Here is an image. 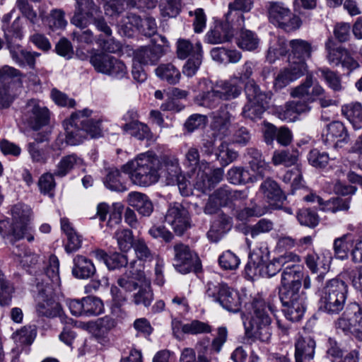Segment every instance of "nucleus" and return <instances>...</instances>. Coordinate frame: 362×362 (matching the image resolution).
Wrapping results in <instances>:
<instances>
[{
  "mask_svg": "<svg viewBox=\"0 0 362 362\" xmlns=\"http://www.w3.org/2000/svg\"><path fill=\"white\" fill-rule=\"evenodd\" d=\"M269 21L287 32L298 29L301 24L300 18L293 15L284 4L271 1L267 7Z\"/></svg>",
  "mask_w": 362,
  "mask_h": 362,
  "instance_id": "nucleus-8",
  "label": "nucleus"
},
{
  "mask_svg": "<svg viewBox=\"0 0 362 362\" xmlns=\"http://www.w3.org/2000/svg\"><path fill=\"white\" fill-rule=\"evenodd\" d=\"M83 316L100 315L103 310V304L100 299L93 296L82 298Z\"/></svg>",
  "mask_w": 362,
  "mask_h": 362,
  "instance_id": "nucleus-52",
  "label": "nucleus"
},
{
  "mask_svg": "<svg viewBox=\"0 0 362 362\" xmlns=\"http://www.w3.org/2000/svg\"><path fill=\"white\" fill-rule=\"evenodd\" d=\"M267 109L266 106L246 103L243 107L242 115L252 121L259 119Z\"/></svg>",
  "mask_w": 362,
  "mask_h": 362,
  "instance_id": "nucleus-59",
  "label": "nucleus"
},
{
  "mask_svg": "<svg viewBox=\"0 0 362 362\" xmlns=\"http://www.w3.org/2000/svg\"><path fill=\"white\" fill-rule=\"evenodd\" d=\"M46 23L52 30L64 28L67 25L64 11L59 8L52 9L49 15L46 17Z\"/></svg>",
  "mask_w": 362,
  "mask_h": 362,
  "instance_id": "nucleus-54",
  "label": "nucleus"
},
{
  "mask_svg": "<svg viewBox=\"0 0 362 362\" xmlns=\"http://www.w3.org/2000/svg\"><path fill=\"white\" fill-rule=\"evenodd\" d=\"M228 180L234 185L246 183L250 180V175L247 170L242 167H233L227 173Z\"/></svg>",
  "mask_w": 362,
  "mask_h": 362,
  "instance_id": "nucleus-58",
  "label": "nucleus"
},
{
  "mask_svg": "<svg viewBox=\"0 0 362 362\" xmlns=\"http://www.w3.org/2000/svg\"><path fill=\"white\" fill-rule=\"evenodd\" d=\"M194 187L203 193H207L214 187L213 181L211 180L209 177V173L206 169L204 170H199L197 172Z\"/></svg>",
  "mask_w": 362,
  "mask_h": 362,
  "instance_id": "nucleus-60",
  "label": "nucleus"
},
{
  "mask_svg": "<svg viewBox=\"0 0 362 362\" xmlns=\"http://www.w3.org/2000/svg\"><path fill=\"white\" fill-rule=\"evenodd\" d=\"M236 43L241 49L251 52L258 47L259 39L254 32L243 29L237 38Z\"/></svg>",
  "mask_w": 362,
  "mask_h": 362,
  "instance_id": "nucleus-42",
  "label": "nucleus"
},
{
  "mask_svg": "<svg viewBox=\"0 0 362 362\" xmlns=\"http://www.w3.org/2000/svg\"><path fill=\"white\" fill-rule=\"evenodd\" d=\"M219 265L225 270H234L240 264V259L230 250L224 252L218 258Z\"/></svg>",
  "mask_w": 362,
  "mask_h": 362,
  "instance_id": "nucleus-63",
  "label": "nucleus"
},
{
  "mask_svg": "<svg viewBox=\"0 0 362 362\" xmlns=\"http://www.w3.org/2000/svg\"><path fill=\"white\" fill-rule=\"evenodd\" d=\"M13 252L18 257L21 265L30 274H36L41 269H44V259L40 255L34 253L23 245H16Z\"/></svg>",
  "mask_w": 362,
  "mask_h": 362,
  "instance_id": "nucleus-16",
  "label": "nucleus"
},
{
  "mask_svg": "<svg viewBox=\"0 0 362 362\" xmlns=\"http://www.w3.org/2000/svg\"><path fill=\"white\" fill-rule=\"evenodd\" d=\"M156 75L170 84H175L180 79V72L172 64H160L156 69Z\"/></svg>",
  "mask_w": 362,
  "mask_h": 362,
  "instance_id": "nucleus-49",
  "label": "nucleus"
},
{
  "mask_svg": "<svg viewBox=\"0 0 362 362\" xmlns=\"http://www.w3.org/2000/svg\"><path fill=\"white\" fill-rule=\"evenodd\" d=\"M35 325L24 326L14 334V339L21 344H30L36 337Z\"/></svg>",
  "mask_w": 362,
  "mask_h": 362,
  "instance_id": "nucleus-57",
  "label": "nucleus"
},
{
  "mask_svg": "<svg viewBox=\"0 0 362 362\" xmlns=\"http://www.w3.org/2000/svg\"><path fill=\"white\" fill-rule=\"evenodd\" d=\"M25 111L29 115L28 122L33 129H37L48 123L49 110L46 107L40 105L37 100H30L27 103Z\"/></svg>",
  "mask_w": 362,
  "mask_h": 362,
  "instance_id": "nucleus-20",
  "label": "nucleus"
},
{
  "mask_svg": "<svg viewBox=\"0 0 362 362\" xmlns=\"http://www.w3.org/2000/svg\"><path fill=\"white\" fill-rule=\"evenodd\" d=\"M300 288L301 281H299L289 286L287 284L283 286L279 291L285 317L292 322L300 321L306 311V296Z\"/></svg>",
  "mask_w": 362,
  "mask_h": 362,
  "instance_id": "nucleus-3",
  "label": "nucleus"
},
{
  "mask_svg": "<svg viewBox=\"0 0 362 362\" xmlns=\"http://www.w3.org/2000/svg\"><path fill=\"white\" fill-rule=\"evenodd\" d=\"M98 13H101V11L93 0H79L76 1L70 22L77 28L84 29L91 23L94 16Z\"/></svg>",
  "mask_w": 362,
  "mask_h": 362,
  "instance_id": "nucleus-12",
  "label": "nucleus"
},
{
  "mask_svg": "<svg viewBox=\"0 0 362 362\" xmlns=\"http://www.w3.org/2000/svg\"><path fill=\"white\" fill-rule=\"evenodd\" d=\"M339 282L337 279L329 281L324 300L325 310L329 314H338L339 311Z\"/></svg>",
  "mask_w": 362,
  "mask_h": 362,
  "instance_id": "nucleus-23",
  "label": "nucleus"
},
{
  "mask_svg": "<svg viewBox=\"0 0 362 362\" xmlns=\"http://www.w3.org/2000/svg\"><path fill=\"white\" fill-rule=\"evenodd\" d=\"M315 341L311 337H299L295 344L296 362H307L313 359Z\"/></svg>",
  "mask_w": 362,
  "mask_h": 362,
  "instance_id": "nucleus-24",
  "label": "nucleus"
},
{
  "mask_svg": "<svg viewBox=\"0 0 362 362\" xmlns=\"http://www.w3.org/2000/svg\"><path fill=\"white\" fill-rule=\"evenodd\" d=\"M93 111L90 109L85 108L72 113L70 118L64 122L66 130V141L68 144L76 146L80 144L86 139L84 129L80 124L79 119L83 114L86 115H92Z\"/></svg>",
  "mask_w": 362,
  "mask_h": 362,
  "instance_id": "nucleus-13",
  "label": "nucleus"
},
{
  "mask_svg": "<svg viewBox=\"0 0 362 362\" xmlns=\"http://www.w3.org/2000/svg\"><path fill=\"white\" fill-rule=\"evenodd\" d=\"M341 329L345 334L362 341V312L357 303H352L345 307L341 317Z\"/></svg>",
  "mask_w": 362,
  "mask_h": 362,
  "instance_id": "nucleus-9",
  "label": "nucleus"
},
{
  "mask_svg": "<svg viewBox=\"0 0 362 362\" xmlns=\"http://www.w3.org/2000/svg\"><path fill=\"white\" fill-rule=\"evenodd\" d=\"M298 155L296 152L289 151H276L272 156V162L275 165H284L291 166L297 161Z\"/></svg>",
  "mask_w": 362,
  "mask_h": 362,
  "instance_id": "nucleus-56",
  "label": "nucleus"
},
{
  "mask_svg": "<svg viewBox=\"0 0 362 362\" xmlns=\"http://www.w3.org/2000/svg\"><path fill=\"white\" fill-rule=\"evenodd\" d=\"M229 105L226 104L212 113L211 127L221 139L230 134L233 115L230 113Z\"/></svg>",
  "mask_w": 362,
  "mask_h": 362,
  "instance_id": "nucleus-18",
  "label": "nucleus"
},
{
  "mask_svg": "<svg viewBox=\"0 0 362 362\" xmlns=\"http://www.w3.org/2000/svg\"><path fill=\"white\" fill-rule=\"evenodd\" d=\"M46 283L45 288H40L37 296L36 307L39 315L47 317H54L59 315L61 305L52 296V289Z\"/></svg>",
  "mask_w": 362,
  "mask_h": 362,
  "instance_id": "nucleus-15",
  "label": "nucleus"
},
{
  "mask_svg": "<svg viewBox=\"0 0 362 362\" xmlns=\"http://www.w3.org/2000/svg\"><path fill=\"white\" fill-rule=\"evenodd\" d=\"M245 93L247 99L246 103L260 105H267L270 100V94L262 91L258 85L253 81L248 82L245 87Z\"/></svg>",
  "mask_w": 362,
  "mask_h": 362,
  "instance_id": "nucleus-30",
  "label": "nucleus"
},
{
  "mask_svg": "<svg viewBox=\"0 0 362 362\" xmlns=\"http://www.w3.org/2000/svg\"><path fill=\"white\" fill-rule=\"evenodd\" d=\"M23 74L13 67L0 69V107H8L18 94L22 86Z\"/></svg>",
  "mask_w": 362,
  "mask_h": 362,
  "instance_id": "nucleus-5",
  "label": "nucleus"
},
{
  "mask_svg": "<svg viewBox=\"0 0 362 362\" xmlns=\"http://www.w3.org/2000/svg\"><path fill=\"white\" fill-rule=\"evenodd\" d=\"M175 259L173 266L181 274L197 272L201 269V262L197 255L188 245L182 243L174 246Z\"/></svg>",
  "mask_w": 362,
  "mask_h": 362,
  "instance_id": "nucleus-10",
  "label": "nucleus"
},
{
  "mask_svg": "<svg viewBox=\"0 0 362 362\" xmlns=\"http://www.w3.org/2000/svg\"><path fill=\"white\" fill-rule=\"evenodd\" d=\"M139 290L133 296V301L136 305H142L148 307L153 299V294L151 287V281L148 279H141V284Z\"/></svg>",
  "mask_w": 362,
  "mask_h": 362,
  "instance_id": "nucleus-40",
  "label": "nucleus"
},
{
  "mask_svg": "<svg viewBox=\"0 0 362 362\" xmlns=\"http://www.w3.org/2000/svg\"><path fill=\"white\" fill-rule=\"evenodd\" d=\"M161 56V48L159 46L143 47L134 52L133 62L141 65L155 64Z\"/></svg>",
  "mask_w": 362,
  "mask_h": 362,
  "instance_id": "nucleus-27",
  "label": "nucleus"
},
{
  "mask_svg": "<svg viewBox=\"0 0 362 362\" xmlns=\"http://www.w3.org/2000/svg\"><path fill=\"white\" fill-rule=\"evenodd\" d=\"M132 7L153 8L158 0H109L104 5L105 13L107 16H118L124 9V2Z\"/></svg>",
  "mask_w": 362,
  "mask_h": 362,
  "instance_id": "nucleus-19",
  "label": "nucleus"
},
{
  "mask_svg": "<svg viewBox=\"0 0 362 362\" xmlns=\"http://www.w3.org/2000/svg\"><path fill=\"white\" fill-rule=\"evenodd\" d=\"M11 214L15 226L18 228L19 231L23 232L24 238L28 242H32L34 240V236L29 233L30 228L28 226L32 214L31 209L26 204L18 203L11 207Z\"/></svg>",
  "mask_w": 362,
  "mask_h": 362,
  "instance_id": "nucleus-17",
  "label": "nucleus"
},
{
  "mask_svg": "<svg viewBox=\"0 0 362 362\" xmlns=\"http://www.w3.org/2000/svg\"><path fill=\"white\" fill-rule=\"evenodd\" d=\"M8 47L10 50V54L13 60H14L20 66L23 67L28 65L31 69L35 68V55L32 54L31 52L21 49L18 47H12L10 45H8Z\"/></svg>",
  "mask_w": 362,
  "mask_h": 362,
  "instance_id": "nucleus-44",
  "label": "nucleus"
},
{
  "mask_svg": "<svg viewBox=\"0 0 362 362\" xmlns=\"http://www.w3.org/2000/svg\"><path fill=\"white\" fill-rule=\"evenodd\" d=\"M299 223L310 228H315L319 223V217L317 213L310 209H300L297 215Z\"/></svg>",
  "mask_w": 362,
  "mask_h": 362,
  "instance_id": "nucleus-61",
  "label": "nucleus"
},
{
  "mask_svg": "<svg viewBox=\"0 0 362 362\" xmlns=\"http://www.w3.org/2000/svg\"><path fill=\"white\" fill-rule=\"evenodd\" d=\"M83 159L76 154H70L62 158L57 165L54 175L57 177L66 175L71 170L83 165Z\"/></svg>",
  "mask_w": 362,
  "mask_h": 362,
  "instance_id": "nucleus-32",
  "label": "nucleus"
},
{
  "mask_svg": "<svg viewBox=\"0 0 362 362\" xmlns=\"http://www.w3.org/2000/svg\"><path fill=\"white\" fill-rule=\"evenodd\" d=\"M199 93L194 97V103L207 108L216 107L221 100L216 84L206 78H202L198 83Z\"/></svg>",
  "mask_w": 362,
  "mask_h": 362,
  "instance_id": "nucleus-14",
  "label": "nucleus"
},
{
  "mask_svg": "<svg viewBox=\"0 0 362 362\" xmlns=\"http://www.w3.org/2000/svg\"><path fill=\"white\" fill-rule=\"evenodd\" d=\"M123 129L138 140H151L153 138L150 128L141 122H127L124 124Z\"/></svg>",
  "mask_w": 362,
  "mask_h": 362,
  "instance_id": "nucleus-39",
  "label": "nucleus"
},
{
  "mask_svg": "<svg viewBox=\"0 0 362 362\" xmlns=\"http://www.w3.org/2000/svg\"><path fill=\"white\" fill-rule=\"evenodd\" d=\"M141 279H147L144 272L136 273L129 271L125 272L117 279L118 285L126 291L132 292L141 284Z\"/></svg>",
  "mask_w": 362,
  "mask_h": 362,
  "instance_id": "nucleus-38",
  "label": "nucleus"
},
{
  "mask_svg": "<svg viewBox=\"0 0 362 362\" xmlns=\"http://www.w3.org/2000/svg\"><path fill=\"white\" fill-rule=\"evenodd\" d=\"M128 203L144 216H149L153 211L151 201L146 194L141 192H130L128 194Z\"/></svg>",
  "mask_w": 362,
  "mask_h": 362,
  "instance_id": "nucleus-26",
  "label": "nucleus"
},
{
  "mask_svg": "<svg viewBox=\"0 0 362 362\" xmlns=\"http://www.w3.org/2000/svg\"><path fill=\"white\" fill-rule=\"evenodd\" d=\"M288 52L286 40L284 38L278 37L271 43L267 51V59L269 63H274L281 57L286 56Z\"/></svg>",
  "mask_w": 362,
  "mask_h": 362,
  "instance_id": "nucleus-47",
  "label": "nucleus"
},
{
  "mask_svg": "<svg viewBox=\"0 0 362 362\" xmlns=\"http://www.w3.org/2000/svg\"><path fill=\"white\" fill-rule=\"evenodd\" d=\"M356 236L348 233L341 237V250L344 252L351 249L352 259L355 262H362V239L354 245Z\"/></svg>",
  "mask_w": 362,
  "mask_h": 362,
  "instance_id": "nucleus-33",
  "label": "nucleus"
},
{
  "mask_svg": "<svg viewBox=\"0 0 362 362\" xmlns=\"http://www.w3.org/2000/svg\"><path fill=\"white\" fill-rule=\"evenodd\" d=\"M195 49L197 52L196 55H191L182 68L183 74L189 78L192 77L197 74L202 63V47L198 45Z\"/></svg>",
  "mask_w": 362,
  "mask_h": 362,
  "instance_id": "nucleus-46",
  "label": "nucleus"
},
{
  "mask_svg": "<svg viewBox=\"0 0 362 362\" xmlns=\"http://www.w3.org/2000/svg\"><path fill=\"white\" fill-rule=\"evenodd\" d=\"M206 294L229 312L238 313L240 310L241 300L239 293L225 283L209 282Z\"/></svg>",
  "mask_w": 362,
  "mask_h": 362,
  "instance_id": "nucleus-6",
  "label": "nucleus"
},
{
  "mask_svg": "<svg viewBox=\"0 0 362 362\" xmlns=\"http://www.w3.org/2000/svg\"><path fill=\"white\" fill-rule=\"evenodd\" d=\"M165 222L179 235H182L191 227V219L187 209L177 202L170 205L165 216Z\"/></svg>",
  "mask_w": 362,
  "mask_h": 362,
  "instance_id": "nucleus-11",
  "label": "nucleus"
},
{
  "mask_svg": "<svg viewBox=\"0 0 362 362\" xmlns=\"http://www.w3.org/2000/svg\"><path fill=\"white\" fill-rule=\"evenodd\" d=\"M90 115L83 114L79 119L80 124L84 129L86 135H90L91 138H97L102 135L100 127L101 119L98 118H89Z\"/></svg>",
  "mask_w": 362,
  "mask_h": 362,
  "instance_id": "nucleus-45",
  "label": "nucleus"
},
{
  "mask_svg": "<svg viewBox=\"0 0 362 362\" xmlns=\"http://www.w3.org/2000/svg\"><path fill=\"white\" fill-rule=\"evenodd\" d=\"M253 5L252 0H234L228 4V11L226 14V20L242 26L244 23V16L240 12L250 11Z\"/></svg>",
  "mask_w": 362,
  "mask_h": 362,
  "instance_id": "nucleus-21",
  "label": "nucleus"
},
{
  "mask_svg": "<svg viewBox=\"0 0 362 362\" xmlns=\"http://www.w3.org/2000/svg\"><path fill=\"white\" fill-rule=\"evenodd\" d=\"M113 56L103 52L93 51L89 62L98 73L106 74L112 59Z\"/></svg>",
  "mask_w": 362,
  "mask_h": 362,
  "instance_id": "nucleus-41",
  "label": "nucleus"
},
{
  "mask_svg": "<svg viewBox=\"0 0 362 362\" xmlns=\"http://www.w3.org/2000/svg\"><path fill=\"white\" fill-rule=\"evenodd\" d=\"M253 313L249 325L245 327L249 337L267 342L272 336V319L268 314L270 308L262 300H255L252 303Z\"/></svg>",
  "mask_w": 362,
  "mask_h": 362,
  "instance_id": "nucleus-4",
  "label": "nucleus"
},
{
  "mask_svg": "<svg viewBox=\"0 0 362 362\" xmlns=\"http://www.w3.org/2000/svg\"><path fill=\"white\" fill-rule=\"evenodd\" d=\"M110 293L112 297V303L111 305L112 314L116 317H123V316L125 315V313L122 309V306L127 301V298L115 286H112L111 287Z\"/></svg>",
  "mask_w": 362,
  "mask_h": 362,
  "instance_id": "nucleus-53",
  "label": "nucleus"
},
{
  "mask_svg": "<svg viewBox=\"0 0 362 362\" xmlns=\"http://www.w3.org/2000/svg\"><path fill=\"white\" fill-rule=\"evenodd\" d=\"M339 30L336 26L334 34L329 37L325 47L327 51V59L330 64L338 65L339 64Z\"/></svg>",
  "mask_w": 362,
  "mask_h": 362,
  "instance_id": "nucleus-43",
  "label": "nucleus"
},
{
  "mask_svg": "<svg viewBox=\"0 0 362 362\" xmlns=\"http://www.w3.org/2000/svg\"><path fill=\"white\" fill-rule=\"evenodd\" d=\"M259 192L262 194L270 204H281L286 199V196L278 183L269 178L262 182L259 187Z\"/></svg>",
  "mask_w": 362,
  "mask_h": 362,
  "instance_id": "nucleus-22",
  "label": "nucleus"
},
{
  "mask_svg": "<svg viewBox=\"0 0 362 362\" xmlns=\"http://www.w3.org/2000/svg\"><path fill=\"white\" fill-rule=\"evenodd\" d=\"M212 196L223 206L228 204L233 199L240 196L238 191H232L228 187H221L216 190Z\"/></svg>",
  "mask_w": 362,
  "mask_h": 362,
  "instance_id": "nucleus-64",
  "label": "nucleus"
},
{
  "mask_svg": "<svg viewBox=\"0 0 362 362\" xmlns=\"http://www.w3.org/2000/svg\"><path fill=\"white\" fill-rule=\"evenodd\" d=\"M233 23L226 20V23L216 25L206 33V41L209 44H220L230 40L234 35Z\"/></svg>",
  "mask_w": 362,
  "mask_h": 362,
  "instance_id": "nucleus-25",
  "label": "nucleus"
},
{
  "mask_svg": "<svg viewBox=\"0 0 362 362\" xmlns=\"http://www.w3.org/2000/svg\"><path fill=\"white\" fill-rule=\"evenodd\" d=\"M217 160L223 165H227L235 160L238 157V153L229 148L226 142H222L216 152Z\"/></svg>",
  "mask_w": 362,
  "mask_h": 362,
  "instance_id": "nucleus-55",
  "label": "nucleus"
},
{
  "mask_svg": "<svg viewBox=\"0 0 362 362\" xmlns=\"http://www.w3.org/2000/svg\"><path fill=\"white\" fill-rule=\"evenodd\" d=\"M289 45L291 54H289L288 59L305 62L310 57L311 46L307 41L300 39L293 40L290 41Z\"/></svg>",
  "mask_w": 362,
  "mask_h": 362,
  "instance_id": "nucleus-36",
  "label": "nucleus"
},
{
  "mask_svg": "<svg viewBox=\"0 0 362 362\" xmlns=\"http://www.w3.org/2000/svg\"><path fill=\"white\" fill-rule=\"evenodd\" d=\"M246 155L250 159L249 163L251 169L262 176L267 170H269V164L264 160L262 153L256 148H247Z\"/></svg>",
  "mask_w": 362,
  "mask_h": 362,
  "instance_id": "nucleus-37",
  "label": "nucleus"
},
{
  "mask_svg": "<svg viewBox=\"0 0 362 362\" xmlns=\"http://www.w3.org/2000/svg\"><path fill=\"white\" fill-rule=\"evenodd\" d=\"M15 292L13 284L8 280L0 270V305H8Z\"/></svg>",
  "mask_w": 362,
  "mask_h": 362,
  "instance_id": "nucleus-51",
  "label": "nucleus"
},
{
  "mask_svg": "<svg viewBox=\"0 0 362 362\" xmlns=\"http://www.w3.org/2000/svg\"><path fill=\"white\" fill-rule=\"evenodd\" d=\"M114 238L117 240L118 248L122 252H128L134 245L132 231L129 229H117L115 233Z\"/></svg>",
  "mask_w": 362,
  "mask_h": 362,
  "instance_id": "nucleus-50",
  "label": "nucleus"
},
{
  "mask_svg": "<svg viewBox=\"0 0 362 362\" xmlns=\"http://www.w3.org/2000/svg\"><path fill=\"white\" fill-rule=\"evenodd\" d=\"M274 229V223L267 218H261L255 225L249 226L243 229V233L247 235L246 243L249 248L251 247L252 241L251 239L257 238L262 233H268Z\"/></svg>",
  "mask_w": 362,
  "mask_h": 362,
  "instance_id": "nucleus-28",
  "label": "nucleus"
},
{
  "mask_svg": "<svg viewBox=\"0 0 362 362\" xmlns=\"http://www.w3.org/2000/svg\"><path fill=\"white\" fill-rule=\"evenodd\" d=\"M182 330L185 334H199L210 333L211 327L206 322L193 320L189 323L185 324L182 327Z\"/></svg>",
  "mask_w": 362,
  "mask_h": 362,
  "instance_id": "nucleus-62",
  "label": "nucleus"
},
{
  "mask_svg": "<svg viewBox=\"0 0 362 362\" xmlns=\"http://www.w3.org/2000/svg\"><path fill=\"white\" fill-rule=\"evenodd\" d=\"M159 165V158L155 153L148 151L139 154L134 160L124 165L122 170L129 175L134 185L148 187L158 181Z\"/></svg>",
  "mask_w": 362,
  "mask_h": 362,
  "instance_id": "nucleus-1",
  "label": "nucleus"
},
{
  "mask_svg": "<svg viewBox=\"0 0 362 362\" xmlns=\"http://www.w3.org/2000/svg\"><path fill=\"white\" fill-rule=\"evenodd\" d=\"M95 272V267L92 261L82 255L74 258L73 275L78 279H88Z\"/></svg>",
  "mask_w": 362,
  "mask_h": 362,
  "instance_id": "nucleus-31",
  "label": "nucleus"
},
{
  "mask_svg": "<svg viewBox=\"0 0 362 362\" xmlns=\"http://www.w3.org/2000/svg\"><path fill=\"white\" fill-rule=\"evenodd\" d=\"M341 112L354 129L362 128V106L359 103H351L343 105Z\"/></svg>",
  "mask_w": 362,
  "mask_h": 362,
  "instance_id": "nucleus-34",
  "label": "nucleus"
},
{
  "mask_svg": "<svg viewBox=\"0 0 362 362\" xmlns=\"http://www.w3.org/2000/svg\"><path fill=\"white\" fill-rule=\"evenodd\" d=\"M221 100H230L239 97L242 87L236 81L230 79L216 83Z\"/></svg>",
  "mask_w": 362,
  "mask_h": 362,
  "instance_id": "nucleus-35",
  "label": "nucleus"
},
{
  "mask_svg": "<svg viewBox=\"0 0 362 362\" xmlns=\"http://www.w3.org/2000/svg\"><path fill=\"white\" fill-rule=\"evenodd\" d=\"M158 173L165 179L168 185H177L182 194L188 195L186 179L182 174L179 160L175 156H163L159 158Z\"/></svg>",
  "mask_w": 362,
  "mask_h": 362,
  "instance_id": "nucleus-7",
  "label": "nucleus"
},
{
  "mask_svg": "<svg viewBox=\"0 0 362 362\" xmlns=\"http://www.w3.org/2000/svg\"><path fill=\"white\" fill-rule=\"evenodd\" d=\"M308 102L305 100H293L286 103L284 109L279 112V117L281 120L292 122L297 115L305 112L310 110Z\"/></svg>",
  "mask_w": 362,
  "mask_h": 362,
  "instance_id": "nucleus-29",
  "label": "nucleus"
},
{
  "mask_svg": "<svg viewBox=\"0 0 362 362\" xmlns=\"http://www.w3.org/2000/svg\"><path fill=\"white\" fill-rule=\"evenodd\" d=\"M104 184L107 188L112 191L122 192L126 190V187L122 182L121 173L115 168H110L107 170Z\"/></svg>",
  "mask_w": 362,
  "mask_h": 362,
  "instance_id": "nucleus-48",
  "label": "nucleus"
},
{
  "mask_svg": "<svg viewBox=\"0 0 362 362\" xmlns=\"http://www.w3.org/2000/svg\"><path fill=\"white\" fill-rule=\"evenodd\" d=\"M300 262V257L296 254L288 252L272 259L265 265L259 268V274L262 276L272 277L280 271L281 272V282L279 291L283 286H291L303 278V271L297 263Z\"/></svg>",
  "mask_w": 362,
  "mask_h": 362,
  "instance_id": "nucleus-2",
  "label": "nucleus"
}]
</instances>
